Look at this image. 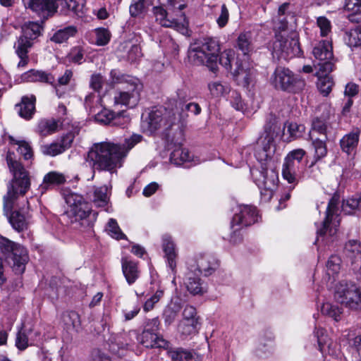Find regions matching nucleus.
Masks as SVG:
<instances>
[{
	"mask_svg": "<svg viewBox=\"0 0 361 361\" xmlns=\"http://www.w3.org/2000/svg\"><path fill=\"white\" fill-rule=\"evenodd\" d=\"M250 173L254 183L260 190L262 200L270 201L278 188L279 181L275 166L268 163L267 166L250 169Z\"/></svg>",
	"mask_w": 361,
	"mask_h": 361,
	"instance_id": "39448f33",
	"label": "nucleus"
},
{
	"mask_svg": "<svg viewBox=\"0 0 361 361\" xmlns=\"http://www.w3.org/2000/svg\"><path fill=\"white\" fill-rule=\"evenodd\" d=\"M278 44L280 46L281 51L286 53L287 55H296L300 51L299 43L294 39H291L290 42L286 40L284 42L279 41L275 42V47H278Z\"/></svg>",
	"mask_w": 361,
	"mask_h": 361,
	"instance_id": "09e8293b",
	"label": "nucleus"
},
{
	"mask_svg": "<svg viewBox=\"0 0 361 361\" xmlns=\"http://www.w3.org/2000/svg\"><path fill=\"white\" fill-rule=\"evenodd\" d=\"M314 154L313 160L310 164L307 161V166L302 171L303 176L313 179H317L321 174L320 169L317 166V162L325 157L327 154V148L324 142L316 141L314 142Z\"/></svg>",
	"mask_w": 361,
	"mask_h": 361,
	"instance_id": "a211bd4d",
	"label": "nucleus"
},
{
	"mask_svg": "<svg viewBox=\"0 0 361 361\" xmlns=\"http://www.w3.org/2000/svg\"><path fill=\"white\" fill-rule=\"evenodd\" d=\"M330 126L329 118L327 116L322 115L313 118L312 121V128L310 131V137L312 140V145L314 148V142L320 141L324 142L326 147V142L327 138V131Z\"/></svg>",
	"mask_w": 361,
	"mask_h": 361,
	"instance_id": "dca6fc26",
	"label": "nucleus"
},
{
	"mask_svg": "<svg viewBox=\"0 0 361 361\" xmlns=\"http://www.w3.org/2000/svg\"><path fill=\"white\" fill-rule=\"evenodd\" d=\"M342 211L347 214H353L356 211H361V195H355L343 200Z\"/></svg>",
	"mask_w": 361,
	"mask_h": 361,
	"instance_id": "a18cd8bd",
	"label": "nucleus"
},
{
	"mask_svg": "<svg viewBox=\"0 0 361 361\" xmlns=\"http://www.w3.org/2000/svg\"><path fill=\"white\" fill-rule=\"evenodd\" d=\"M56 6L66 16H82L84 7L83 0H56Z\"/></svg>",
	"mask_w": 361,
	"mask_h": 361,
	"instance_id": "393cba45",
	"label": "nucleus"
},
{
	"mask_svg": "<svg viewBox=\"0 0 361 361\" xmlns=\"http://www.w3.org/2000/svg\"><path fill=\"white\" fill-rule=\"evenodd\" d=\"M111 77L114 83L121 85L122 90L114 97L115 103L135 106L140 98V92L143 85L137 78L123 74L116 70L111 71Z\"/></svg>",
	"mask_w": 361,
	"mask_h": 361,
	"instance_id": "20e7f679",
	"label": "nucleus"
},
{
	"mask_svg": "<svg viewBox=\"0 0 361 361\" xmlns=\"http://www.w3.org/2000/svg\"><path fill=\"white\" fill-rule=\"evenodd\" d=\"M42 25L36 22H28L22 26V34L14 44L15 52L20 58L18 67H25L29 61L28 52L34 42L41 35Z\"/></svg>",
	"mask_w": 361,
	"mask_h": 361,
	"instance_id": "0eeeda50",
	"label": "nucleus"
},
{
	"mask_svg": "<svg viewBox=\"0 0 361 361\" xmlns=\"http://www.w3.org/2000/svg\"><path fill=\"white\" fill-rule=\"evenodd\" d=\"M204 264V276H209L219 267V260L213 255H207Z\"/></svg>",
	"mask_w": 361,
	"mask_h": 361,
	"instance_id": "13d9d810",
	"label": "nucleus"
},
{
	"mask_svg": "<svg viewBox=\"0 0 361 361\" xmlns=\"http://www.w3.org/2000/svg\"><path fill=\"white\" fill-rule=\"evenodd\" d=\"M204 58L207 59L206 66L214 74L219 71L218 56L220 53V45L219 40L215 37L204 38Z\"/></svg>",
	"mask_w": 361,
	"mask_h": 361,
	"instance_id": "f3484780",
	"label": "nucleus"
},
{
	"mask_svg": "<svg viewBox=\"0 0 361 361\" xmlns=\"http://www.w3.org/2000/svg\"><path fill=\"white\" fill-rule=\"evenodd\" d=\"M169 357L173 361H192V355L190 352L183 348H176L170 350L169 352Z\"/></svg>",
	"mask_w": 361,
	"mask_h": 361,
	"instance_id": "864d4df0",
	"label": "nucleus"
},
{
	"mask_svg": "<svg viewBox=\"0 0 361 361\" xmlns=\"http://www.w3.org/2000/svg\"><path fill=\"white\" fill-rule=\"evenodd\" d=\"M235 48L244 56H249L255 49L252 34L250 32H241L237 39Z\"/></svg>",
	"mask_w": 361,
	"mask_h": 361,
	"instance_id": "c85d7f7f",
	"label": "nucleus"
},
{
	"mask_svg": "<svg viewBox=\"0 0 361 361\" xmlns=\"http://www.w3.org/2000/svg\"><path fill=\"white\" fill-rule=\"evenodd\" d=\"M312 54L317 60V63L314 64V68L322 70L324 74L331 73L334 67L332 62L334 59L332 45L329 40H322L317 43L313 48Z\"/></svg>",
	"mask_w": 361,
	"mask_h": 361,
	"instance_id": "ddd939ff",
	"label": "nucleus"
},
{
	"mask_svg": "<svg viewBox=\"0 0 361 361\" xmlns=\"http://www.w3.org/2000/svg\"><path fill=\"white\" fill-rule=\"evenodd\" d=\"M58 121L55 119H42L37 125V132L42 136H47L52 134L57 130Z\"/></svg>",
	"mask_w": 361,
	"mask_h": 361,
	"instance_id": "c03bdc74",
	"label": "nucleus"
},
{
	"mask_svg": "<svg viewBox=\"0 0 361 361\" xmlns=\"http://www.w3.org/2000/svg\"><path fill=\"white\" fill-rule=\"evenodd\" d=\"M188 56L191 63L197 66L203 64V42L201 39H196L190 44Z\"/></svg>",
	"mask_w": 361,
	"mask_h": 361,
	"instance_id": "72a5a7b5",
	"label": "nucleus"
},
{
	"mask_svg": "<svg viewBox=\"0 0 361 361\" xmlns=\"http://www.w3.org/2000/svg\"><path fill=\"white\" fill-rule=\"evenodd\" d=\"M344 254L354 270L361 273V242L357 240H349L345 243Z\"/></svg>",
	"mask_w": 361,
	"mask_h": 361,
	"instance_id": "4be33fe9",
	"label": "nucleus"
},
{
	"mask_svg": "<svg viewBox=\"0 0 361 361\" xmlns=\"http://www.w3.org/2000/svg\"><path fill=\"white\" fill-rule=\"evenodd\" d=\"M160 326V321L158 317L147 319L144 322V331H149V333L158 334Z\"/></svg>",
	"mask_w": 361,
	"mask_h": 361,
	"instance_id": "774afa93",
	"label": "nucleus"
},
{
	"mask_svg": "<svg viewBox=\"0 0 361 361\" xmlns=\"http://www.w3.org/2000/svg\"><path fill=\"white\" fill-rule=\"evenodd\" d=\"M65 182L66 178L63 174L56 171H51L44 176L41 187L43 190H47L52 186L61 185Z\"/></svg>",
	"mask_w": 361,
	"mask_h": 361,
	"instance_id": "ea45409f",
	"label": "nucleus"
},
{
	"mask_svg": "<svg viewBox=\"0 0 361 361\" xmlns=\"http://www.w3.org/2000/svg\"><path fill=\"white\" fill-rule=\"evenodd\" d=\"M271 80L275 88L290 93H298L303 90L305 82L295 75L290 70L283 67H277Z\"/></svg>",
	"mask_w": 361,
	"mask_h": 361,
	"instance_id": "9d476101",
	"label": "nucleus"
},
{
	"mask_svg": "<svg viewBox=\"0 0 361 361\" xmlns=\"http://www.w3.org/2000/svg\"><path fill=\"white\" fill-rule=\"evenodd\" d=\"M137 337V332L134 330L128 332H123L116 335L112 340H111L110 347L113 351H116V347L118 349H126L133 343L132 336Z\"/></svg>",
	"mask_w": 361,
	"mask_h": 361,
	"instance_id": "c756f323",
	"label": "nucleus"
},
{
	"mask_svg": "<svg viewBox=\"0 0 361 361\" xmlns=\"http://www.w3.org/2000/svg\"><path fill=\"white\" fill-rule=\"evenodd\" d=\"M317 25L320 30V35L326 37L331 32V21L325 16H319L317 19Z\"/></svg>",
	"mask_w": 361,
	"mask_h": 361,
	"instance_id": "69168bd1",
	"label": "nucleus"
},
{
	"mask_svg": "<svg viewBox=\"0 0 361 361\" xmlns=\"http://www.w3.org/2000/svg\"><path fill=\"white\" fill-rule=\"evenodd\" d=\"M334 298L351 310H361V288L353 282L339 281L335 286Z\"/></svg>",
	"mask_w": 361,
	"mask_h": 361,
	"instance_id": "1a4fd4ad",
	"label": "nucleus"
},
{
	"mask_svg": "<svg viewBox=\"0 0 361 361\" xmlns=\"http://www.w3.org/2000/svg\"><path fill=\"white\" fill-rule=\"evenodd\" d=\"M314 334L317 338L319 350L322 353H328L331 355H335V351L332 349V346H336V345L328 338V336L325 334V330L322 328H316Z\"/></svg>",
	"mask_w": 361,
	"mask_h": 361,
	"instance_id": "f704fd0d",
	"label": "nucleus"
},
{
	"mask_svg": "<svg viewBox=\"0 0 361 361\" xmlns=\"http://www.w3.org/2000/svg\"><path fill=\"white\" fill-rule=\"evenodd\" d=\"M106 230L111 237L117 240L126 238V235L121 231L117 224V221L114 219H109L107 224Z\"/></svg>",
	"mask_w": 361,
	"mask_h": 361,
	"instance_id": "6e6d98bb",
	"label": "nucleus"
},
{
	"mask_svg": "<svg viewBox=\"0 0 361 361\" xmlns=\"http://www.w3.org/2000/svg\"><path fill=\"white\" fill-rule=\"evenodd\" d=\"M77 32L78 29L74 25L66 27L57 30L51 37V41L58 44L65 42L70 37H74Z\"/></svg>",
	"mask_w": 361,
	"mask_h": 361,
	"instance_id": "a19ab883",
	"label": "nucleus"
},
{
	"mask_svg": "<svg viewBox=\"0 0 361 361\" xmlns=\"http://www.w3.org/2000/svg\"><path fill=\"white\" fill-rule=\"evenodd\" d=\"M121 267L123 274L129 285L133 284L140 276L137 263L128 257L122 258Z\"/></svg>",
	"mask_w": 361,
	"mask_h": 361,
	"instance_id": "cd10ccee",
	"label": "nucleus"
},
{
	"mask_svg": "<svg viewBox=\"0 0 361 361\" xmlns=\"http://www.w3.org/2000/svg\"><path fill=\"white\" fill-rule=\"evenodd\" d=\"M167 143L169 146L173 145L176 147L172 151L170 155V160L171 163L178 166L190 162H194V164H197L199 163L198 161L194 160L193 156L190 154L188 149L181 147L183 142L180 144L178 145H176L175 143H172L171 142Z\"/></svg>",
	"mask_w": 361,
	"mask_h": 361,
	"instance_id": "b1692460",
	"label": "nucleus"
},
{
	"mask_svg": "<svg viewBox=\"0 0 361 361\" xmlns=\"http://www.w3.org/2000/svg\"><path fill=\"white\" fill-rule=\"evenodd\" d=\"M22 80L27 82H42L51 85L54 87L58 97L61 98L64 95L56 85L55 77L49 72L42 70L30 69L22 75Z\"/></svg>",
	"mask_w": 361,
	"mask_h": 361,
	"instance_id": "4468645a",
	"label": "nucleus"
},
{
	"mask_svg": "<svg viewBox=\"0 0 361 361\" xmlns=\"http://www.w3.org/2000/svg\"><path fill=\"white\" fill-rule=\"evenodd\" d=\"M4 207L6 215L8 216L9 222L15 230L21 231L27 228V221L25 216L19 211H12L15 208V204L11 210L6 209L4 205Z\"/></svg>",
	"mask_w": 361,
	"mask_h": 361,
	"instance_id": "c9c22d12",
	"label": "nucleus"
},
{
	"mask_svg": "<svg viewBox=\"0 0 361 361\" xmlns=\"http://www.w3.org/2000/svg\"><path fill=\"white\" fill-rule=\"evenodd\" d=\"M357 27L345 32L344 41L350 47H357L361 46V38Z\"/></svg>",
	"mask_w": 361,
	"mask_h": 361,
	"instance_id": "8fccbe9b",
	"label": "nucleus"
},
{
	"mask_svg": "<svg viewBox=\"0 0 361 361\" xmlns=\"http://www.w3.org/2000/svg\"><path fill=\"white\" fill-rule=\"evenodd\" d=\"M8 139L12 144L18 145V152L25 159H30L32 157V151L27 142L23 140H16L12 136H8Z\"/></svg>",
	"mask_w": 361,
	"mask_h": 361,
	"instance_id": "3c124183",
	"label": "nucleus"
},
{
	"mask_svg": "<svg viewBox=\"0 0 361 361\" xmlns=\"http://www.w3.org/2000/svg\"><path fill=\"white\" fill-rule=\"evenodd\" d=\"M152 12L155 20L161 26L173 27L182 34L188 32V28L185 23L178 22L177 19L169 18L166 11L161 6H154Z\"/></svg>",
	"mask_w": 361,
	"mask_h": 361,
	"instance_id": "aec40b11",
	"label": "nucleus"
},
{
	"mask_svg": "<svg viewBox=\"0 0 361 361\" xmlns=\"http://www.w3.org/2000/svg\"><path fill=\"white\" fill-rule=\"evenodd\" d=\"M187 114L181 112L178 118L173 110L157 109L152 111L145 121L150 133L161 130L167 142L180 144L184 141Z\"/></svg>",
	"mask_w": 361,
	"mask_h": 361,
	"instance_id": "f03ea898",
	"label": "nucleus"
},
{
	"mask_svg": "<svg viewBox=\"0 0 361 361\" xmlns=\"http://www.w3.org/2000/svg\"><path fill=\"white\" fill-rule=\"evenodd\" d=\"M345 9L353 11L348 16L351 22L361 21V0H345Z\"/></svg>",
	"mask_w": 361,
	"mask_h": 361,
	"instance_id": "37998d69",
	"label": "nucleus"
},
{
	"mask_svg": "<svg viewBox=\"0 0 361 361\" xmlns=\"http://www.w3.org/2000/svg\"><path fill=\"white\" fill-rule=\"evenodd\" d=\"M71 212L74 214L76 219L83 220L89 218L92 214V209L87 202L80 203V206L75 207Z\"/></svg>",
	"mask_w": 361,
	"mask_h": 361,
	"instance_id": "5fc2aeb1",
	"label": "nucleus"
},
{
	"mask_svg": "<svg viewBox=\"0 0 361 361\" xmlns=\"http://www.w3.org/2000/svg\"><path fill=\"white\" fill-rule=\"evenodd\" d=\"M322 314L333 318L335 321L338 322L341 319L342 314L341 309L336 305L326 302L324 303L322 307Z\"/></svg>",
	"mask_w": 361,
	"mask_h": 361,
	"instance_id": "603ef678",
	"label": "nucleus"
},
{
	"mask_svg": "<svg viewBox=\"0 0 361 361\" xmlns=\"http://www.w3.org/2000/svg\"><path fill=\"white\" fill-rule=\"evenodd\" d=\"M287 130L290 137L293 140H295L302 136L305 130V127L302 124L291 122L288 123Z\"/></svg>",
	"mask_w": 361,
	"mask_h": 361,
	"instance_id": "052dcab7",
	"label": "nucleus"
},
{
	"mask_svg": "<svg viewBox=\"0 0 361 361\" xmlns=\"http://www.w3.org/2000/svg\"><path fill=\"white\" fill-rule=\"evenodd\" d=\"M258 220V211L253 205L241 204L238 207V211L234 214L231 221V227L233 233L231 235L230 241L234 244L242 240V236L238 233V228H234L235 226L247 227L252 225Z\"/></svg>",
	"mask_w": 361,
	"mask_h": 361,
	"instance_id": "f8f14e48",
	"label": "nucleus"
},
{
	"mask_svg": "<svg viewBox=\"0 0 361 361\" xmlns=\"http://www.w3.org/2000/svg\"><path fill=\"white\" fill-rule=\"evenodd\" d=\"M162 241V247L169 267L172 271H174L176 267V258L177 257L175 244L169 235L163 236Z\"/></svg>",
	"mask_w": 361,
	"mask_h": 361,
	"instance_id": "7c9ffc66",
	"label": "nucleus"
},
{
	"mask_svg": "<svg viewBox=\"0 0 361 361\" xmlns=\"http://www.w3.org/2000/svg\"><path fill=\"white\" fill-rule=\"evenodd\" d=\"M274 151V138H264L262 145L259 146L255 151V157L258 161L260 162V166H267L268 163L274 166L272 159Z\"/></svg>",
	"mask_w": 361,
	"mask_h": 361,
	"instance_id": "5701e85b",
	"label": "nucleus"
},
{
	"mask_svg": "<svg viewBox=\"0 0 361 361\" xmlns=\"http://www.w3.org/2000/svg\"><path fill=\"white\" fill-rule=\"evenodd\" d=\"M322 70L316 69L315 75L317 77V86L319 92L324 95L327 96L331 91L333 80L329 76L330 73L324 74Z\"/></svg>",
	"mask_w": 361,
	"mask_h": 361,
	"instance_id": "4c0bfd02",
	"label": "nucleus"
},
{
	"mask_svg": "<svg viewBox=\"0 0 361 361\" xmlns=\"http://www.w3.org/2000/svg\"><path fill=\"white\" fill-rule=\"evenodd\" d=\"M85 51L82 47H73L67 54L66 61L68 63L80 65L85 61Z\"/></svg>",
	"mask_w": 361,
	"mask_h": 361,
	"instance_id": "49530a36",
	"label": "nucleus"
},
{
	"mask_svg": "<svg viewBox=\"0 0 361 361\" xmlns=\"http://www.w3.org/2000/svg\"><path fill=\"white\" fill-rule=\"evenodd\" d=\"M360 135V130L356 128L344 135L340 141L342 150L348 154L353 152L357 146Z\"/></svg>",
	"mask_w": 361,
	"mask_h": 361,
	"instance_id": "473e14b6",
	"label": "nucleus"
},
{
	"mask_svg": "<svg viewBox=\"0 0 361 361\" xmlns=\"http://www.w3.org/2000/svg\"><path fill=\"white\" fill-rule=\"evenodd\" d=\"M0 252L6 257L12 259V269L16 274H22L25 271L29 257L23 246L0 236Z\"/></svg>",
	"mask_w": 361,
	"mask_h": 361,
	"instance_id": "6e6552de",
	"label": "nucleus"
},
{
	"mask_svg": "<svg viewBox=\"0 0 361 361\" xmlns=\"http://www.w3.org/2000/svg\"><path fill=\"white\" fill-rule=\"evenodd\" d=\"M234 51L231 49L226 50L218 56V64L220 63L227 71L231 70V61L233 59Z\"/></svg>",
	"mask_w": 361,
	"mask_h": 361,
	"instance_id": "e2e57ef3",
	"label": "nucleus"
},
{
	"mask_svg": "<svg viewBox=\"0 0 361 361\" xmlns=\"http://www.w3.org/2000/svg\"><path fill=\"white\" fill-rule=\"evenodd\" d=\"M202 271L197 269L194 272L190 273L188 276V281L187 283V289L193 295L202 293V283H201Z\"/></svg>",
	"mask_w": 361,
	"mask_h": 361,
	"instance_id": "58836bf2",
	"label": "nucleus"
},
{
	"mask_svg": "<svg viewBox=\"0 0 361 361\" xmlns=\"http://www.w3.org/2000/svg\"><path fill=\"white\" fill-rule=\"evenodd\" d=\"M142 140L139 134H133L126 138L124 142L116 143L110 141L94 143L90 148L86 157V161L94 171H109L111 173L116 172L121 168L128 152Z\"/></svg>",
	"mask_w": 361,
	"mask_h": 361,
	"instance_id": "f257e3e1",
	"label": "nucleus"
},
{
	"mask_svg": "<svg viewBox=\"0 0 361 361\" xmlns=\"http://www.w3.org/2000/svg\"><path fill=\"white\" fill-rule=\"evenodd\" d=\"M306 154V152L302 149H296L290 152L284 159L282 168L283 178L293 185L289 187V190H293L298 184L299 178L302 173L300 169L301 161Z\"/></svg>",
	"mask_w": 361,
	"mask_h": 361,
	"instance_id": "9b49d317",
	"label": "nucleus"
},
{
	"mask_svg": "<svg viewBox=\"0 0 361 361\" xmlns=\"http://www.w3.org/2000/svg\"><path fill=\"white\" fill-rule=\"evenodd\" d=\"M232 74L238 85L244 88L249 89L255 83L257 71L247 63L237 61L236 68Z\"/></svg>",
	"mask_w": 361,
	"mask_h": 361,
	"instance_id": "2eb2a0df",
	"label": "nucleus"
},
{
	"mask_svg": "<svg viewBox=\"0 0 361 361\" xmlns=\"http://www.w3.org/2000/svg\"><path fill=\"white\" fill-rule=\"evenodd\" d=\"M107 190L108 188L106 185L97 188L93 187L92 190L87 192L88 197L96 207H104L109 202Z\"/></svg>",
	"mask_w": 361,
	"mask_h": 361,
	"instance_id": "2f4dec72",
	"label": "nucleus"
},
{
	"mask_svg": "<svg viewBox=\"0 0 361 361\" xmlns=\"http://www.w3.org/2000/svg\"><path fill=\"white\" fill-rule=\"evenodd\" d=\"M35 102L34 95L23 97L21 102L16 106L18 115L25 120L31 119L35 112Z\"/></svg>",
	"mask_w": 361,
	"mask_h": 361,
	"instance_id": "bb28decb",
	"label": "nucleus"
},
{
	"mask_svg": "<svg viewBox=\"0 0 361 361\" xmlns=\"http://www.w3.org/2000/svg\"><path fill=\"white\" fill-rule=\"evenodd\" d=\"M145 0H133L129 8V12L132 17H138L145 13L146 10Z\"/></svg>",
	"mask_w": 361,
	"mask_h": 361,
	"instance_id": "4d7b16f0",
	"label": "nucleus"
},
{
	"mask_svg": "<svg viewBox=\"0 0 361 361\" xmlns=\"http://www.w3.org/2000/svg\"><path fill=\"white\" fill-rule=\"evenodd\" d=\"M277 125V118L275 115L270 114L266 118V123L264 124V131L267 134L265 138L272 137L275 133Z\"/></svg>",
	"mask_w": 361,
	"mask_h": 361,
	"instance_id": "680f3d73",
	"label": "nucleus"
},
{
	"mask_svg": "<svg viewBox=\"0 0 361 361\" xmlns=\"http://www.w3.org/2000/svg\"><path fill=\"white\" fill-rule=\"evenodd\" d=\"M96 44L99 46H104L109 43L111 39L110 32L104 27L95 30Z\"/></svg>",
	"mask_w": 361,
	"mask_h": 361,
	"instance_id": "0e129e2a",
	"label": "nucleus"
},
{
	"mask_svg": "<svg viewBox=\"0 0 361 361\" xmlns=\"http://www.w3.org/2000/svg\"><path fill=\"white\" fill-rule=\"evenodd\" d=\"M340 202V196L335 193L330 199L326 211V217L322 223V226L317 231V239L315 244L321 240L325 244L333 242L334 236L337 233L338 227L340 224V219L338 215V204Z\"/></svg>",
	"mask_w": 361,
	"mask_h": 361,
	"instance_id": "423d86ee",
	"label": "nucleus"
},
{
	"mask_svg": "<svg viewBox=\"0 0 361 361\" xmlns=\"http://www.w3.org/2000/svg\"><path fill=\"white\" fill-rule=\"evenodd\" d=\"M114 114V112L104 109L96 114L95 119L101 123H104L105 125H111Z\"/></svg>",
	"mask_w": 361,
	"mask_h": 361,
	"instance_id": "338daca9",
	"label": "nucleus"
},
{
	"mask_svg": "<svg viewBox=\"0 0 361 361\" xmlns=\"http://www.w3.org/2000/svg\"><path fill=\"white\" fill-rule=\"evenodd\" d=\"M26 8L43 17L53 14L56 10V1L54 0H23Z\"/></svg>",
	"mask_w": 361,
	"mask_h": 361,
	"instance_id": "412c9836",
	"label": "nucleus"
},
{
	"mask_svg": "<svg viewBox=\"0 0 361 361\" xmlns=\"http://www.w3.org/2000/svg\"><path fill=\"white\" fill-rule=\"evenodd\" d=\"M136 338L139 343L146 348H166L169 342L158 334L149 333L142 331L141 334Z\"/></svg>",
	"mask_w": 361,
	"mask_h": 361,
	"instance_id": "a878e982",
	"label": "nucleus"
},
{
	"mask_svg": "<svg viewBox=\"0 0 361 361\" xmlns=\"http://www.w3.org/2000/svg\"><path fill=\"white\" fill-rule=\"evenodd\" d=\"M341 259L338 255H331L326 263V274L329 276V280L333 283L335 281V276L338 274L341 269Z\"/></svg>",
	"mask_w": 361,
	"mask_h": 361,
	"instance_id": "79ce46f5",
	"label": "nucleus"
},
{
	"mask_svg": "<svg viewBox=\"0 0 361 361\" xmlns=\"http://www.w3.org/2000/svg\"><path fill=\"white\" fill-rule=\"evenodd\" d=\"M73 140L74 135L71 133H67L56 142L42 145L40 150L44 155L55 157L69 149L71 147Z\"/></svg>",
	"mask_w": 361,
	"mask_h": 361,
	"instance_id": "6ab92c4d",
	"label": "nucleus"
},
{
	"mask_svg": "<svg viewBox=\"0 0 361 361\" xmlns=\"http://www.w3.org/2000/svg\"><path fill=\"white\" fill-rule=\"evenodd\" d=\"M274 337L271 333H268L260 337L256 350L257 356L266 357L273 352Z\"/></svg>",
	"mask_w": 361,
	"mask_h": 361,
	"instance_id": "e433bc0d",
	"label": "nucleus"
},
{
	"mask_svg": "<svg viewBox=\"0 0 361 361\" xmlns=\"http://www.w3.org/2000/svg\"><path fill=\"white\" fill-rule=\"evenodd\" d=\"M164 295V290L162 289H157L156 292L152 295L148 300H146L143 305V310L145 312H148L152 310L154 307L155 304H157L159 300Z\"/></svg>",
	"mask_w": 361,
	"mask_h": 361,
	"instance_id": "bf43d9fd",
	"label": "nucleus"
},
{
	"mask_svg": "<svg viewBox=\"0 0 361 361\" xmlns=\"http://www.w3.org/2000/svg\"><path fill=\"white\" fill-rule=\"evenodd\" d=\"M6 159L12 178L8 185V191L4 197V201L5 208L11 210L18 197L24 196L30 190L31 180L30 172L20 161L16 159L13 152H8Z\"/></svg>",
	"mask_w": 361,
	"mask_h": 361,
	"instance_id": "7ed1b4c3",
	"label": "nucleus"
},
{
	"mask_svg": "<svg viewBox=\"0 0 361 361\" xmlns=\"http://www.w3.org/2000/svg\"><path fill=\"white\" fill-rule=\"evenodd\" d=\"M63 321L67 328H72L78 331L80 328V315L75 311L66 312L63 314Z\"/></svg>",
	"mask_w": 361,
	"mask_h": 361,
	"instance_id": "de8ad7c7",
	"label": "nucleus"
}]
</instances>
